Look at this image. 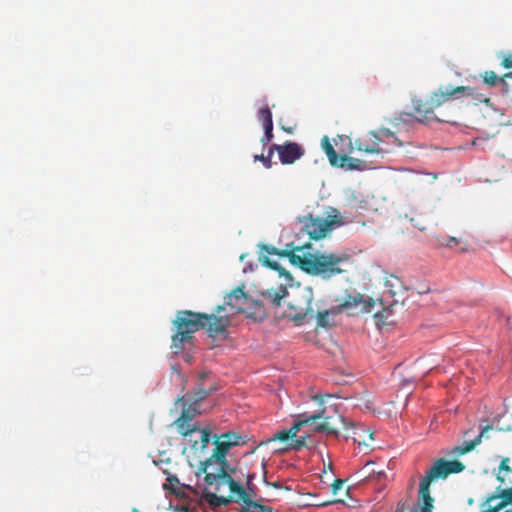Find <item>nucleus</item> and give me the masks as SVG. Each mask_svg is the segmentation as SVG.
<instances>
[{
	"mask_svg": "<svg viewBox=\"0 0 512 512\" xmlns=\"http://www.w3.org/2000/svg\"><path fill=\"white\" fill-rule=\"evenodd\" d=\"M205 474V482L215 486L216 492H205L203 499L213 508L228 505L230 502L242 503L241 511L248 512L252 505H261L253 500L256 497L255 486L252 484L254 475H248L247 489L231 476L233 469L228 461L210 456L201 466Z\"/></svg>",
	"mask_w": 512,
	"mask_h": 512,
	"instance_id": "1",
	"label": "nucleus"
},
{
	"mask_svg": "<svg viewBox=\"0 0 512 512\" xmlns=\"http://www.w3.org/2000/svg\"><path fill=\"white\" fill-rule=\"evenodd\" d=\"M311 244L296 245L294 242L287 243L284 249H278L272 245H261V255H277L286 257L290 263L298 266L306 273L319 276L329 280L337 275L347 272L346 266L350 262L347 255L334 253H312Z\"/></svg>",
	"mask_w": 512,
	"mask_h": 512,
	"instance_id": "2",
	"label": "nucleus"
},
{
	"mask_svg": "<svg viewBox=\"0 0 512 512\" xmlns=\"http://www.w3.org/2000/svg\"><path fill=\"white\" fill-rule=\"evenodd\" d=\"M224 306H217L215 313H199L190 310H181L177 312L173 324L176 328L172 336L171 349L174 353H179L184 349V344L193 338V333L206 329L211 337H217L227 332L230 326V317L223 315Z\"/></svg>",
	"mask_w": 512,
	"mask_h": 512,
	"instance_id": "3",
	"label": "nucleus"
},
{
	"mask_svg": "<svg viewBox=\"0 0 512 512\" xmlns=\"http://www.w3.org/2000/svg\"><path fill=\"white\" fill-rule=\"evenodd\" d=\"M464 468V464L458 460L448 461L443 458L436 460L420 482L419 494L422 498V505L413 512H432L433 498L429 493L430 484L436 479L446 478L453 473H460Z\"/></svg>",
	"mask_w": 512,
	"mask_h": 512,
	"instance_id": "4",
	"label": "nucleus"
},
{
	"mask_svg": "<svg viewBox=\"0 0 512 512\" xmlns=\"http://www.w3.org/2000/svg\"><path fill=\"white\" fill-rule=\"evenodd\" d=\"M289 297V295H287ZM313 289L310 286L303 287L296 291L288 302V316L294 321H302L308 315H313L312 306Z\"/></svg>",
	"mask_w": 512,
	"mask_h": 512,
	"instance_id": "5",
	"label": "nucleus"
},
{
	"mask_svg": "<svg viewBox=\"0 0 512 512\" xmlns=\"http://www.w3.org/2000/svg\"><path fill=\"white\" fill-rule=\"evenodd\" d=\"M303 230L309 235L311 240H319L327 236L331 231L334 220H328L324 217L314 216L312 214L298 217Z\"/></svg>",
	"mask_w": 512,
	"mask_h": 512,
	"instance_id": "6",
	"label": "nucleus"
},
{
	"mask_svg": "<svg viewBox=\"0 0 512 512\" xmlns=\"http://www.w3.org/2000/svg\"><path fill=\"white\" fill-rule=\"evenodd\" d=\"M258 305V301L253 300L247 293L244 292V285L232 290L225 297V302L221 305L229 307L232 314L248 313L251 305Z\"/></svg>",
	"mask_w": 512,
	"mask_h": 512,
	"instance_id": "7",
	"label": "nucleus"
},
{
	"mask_svg": "<svg viewBox=\"0 0 512 512\" xmlns=\"http://www.w3.org/2000/svg\"><path fill=\"white\" fill-rule=\"evenodd\" d=\"M474 93V87L470 86L446 87L444 90L439 88L437 91L432 93L430 97V105L434 109L442 106L451 99L473 97Z\"/></svg>",
	"mask_w": 512,
	"mask_h": 512,
	"instance_id": "8",
	"label": "nucleus"
},
{
	"mask_svg": "<svg viewBox=\"0 0 512 512\" xmlns=\"http://www.w3.org/2000/svg\"><path fill=\"white\" fill-rule=\"evenodd\" d=\"M178 402L182 404L183 409L180 416L175 420V425L178 428V432L184 437H187L197 430L195 426L190 425V422L198 413V404H194V402L180 401V399Z\"/></svg>",
	"mask_w": 512,
	"mask_h": 512,
	"instance_id": "9",
	"label": "nucleus"
},
{
	"mask_svg": "<svg viewBox=\"0 0 512 512\" xmlns=\"http://www.w3.org/2000/svg\"><path fill=\"white\" fill-rule=\"evenodd\" d=\"M277 152L282 164H293L304 155L303 148L295 142H286L282 145L272 144L270 146V154Z\"/></svg>",
	"mask_w": 512,
	"mask_h": 512,
	"instance_id": "10",
	"label": "nucleus"
},
{
	"mask_svg": "<svg viewBox=\"0 0 512 512\" xmlns=\"http://www.w3.org/2000/svg\"><path fill=\"white\" fill-rule=\"evenodd\" d=\"M380 142L381 139L375 132H369L365 136L355 139L354 142L349 140V152L357 151L360 153L378 154L381 152Z\"/></svg>",
	"mask_w": 512,
	"mask_h": 512,
	"instance_id": "11",
	"label": "nucleus"
},
{
	"mask_svg": "<svg viewBox=\"0 0 512 512\" xmlns=\"http://www.w3.org/2000/svg\"><path fill=\"white\" fill-rule=\"evenodd\" d=\"M508 505H512V500L507 499L506 489L498 487L495 493L488 495L481 507H487L481 512H512V510H504Z\"/></svg>",
	"mask_w": 512,
	"mask_h": 512,
	"instance_id": "12",
	"label": "nucleus"
},
{
	"mask_svg": "<svg viewBox=\"0 0 512 512\" xmlns=\"http://www.w3.org/2000/svg\"><path fill=\"white\" fill-rule=\"evenodd\" d=\"M321 417H322L321 413H316V414H313V415L307 417L304 420H300L298 422H295L290 429L278 431L275 434L274 439L275 440H279L281 442H286V441H288L290 439L293 440V438L296 437L297 433L299 432L300 428L303 425H306V424H309V423H313L316 420L320 419Z\"/></svg>",
	"mask_w": 512,
	"mask_h": 512,
	"instance_id": "13",
	"label": "nucleus"
},
{
	"mask_svg": "<svg viewBox=\"0 0 512 512\" xmlns=\"http://www.w3.org/2000/svg\"><path fill=\"white\" fill-rule=\"evenodd\" d=\"M491 429L490 426H485L482 431L480 432V434L475 437V439L469 441V442H466L464 445H457V446H454L450 451H449V454L451 455H455V456H461V455H464L470 451H472L477 445H479L481 443V440H482V437L485 435V433Z\"/></svg>",
	"mask_w": 512,
	"mask_h": 512,
	"instance_id": "14",
	"label": "nucleus"
},
{
	"mask_svg": "<svg viewBox=\"0 0 512 512\" xmlns=\"http://www.w3.org/2000/svg\"><path fill=\"white\" fill-rule=\"evenodd\" d=\"M336 167L346 168L347 170H364L366 163L347 155H341Z\"/></svg>",
	"mask_w": 512,
	"mask_h": 512,
	"instance_id": "15",
	"label": "nucleus"
},
{
	"mask_svg": "<svg viewBox=\"0 0 512 512\" xmlns=\"http://www.w3.org/2000/svg\"><path fill=\"white\" fill-rule=\"evenodd\" d=\"M212 389H206L202 386H198L192 393H187L180 398V401L194 402L198 404L201 400L205 399Z\"/></svg>",
	"mask_w": 512,
	"mask_h": 512,
	"instance_id": "16",
	"label": "nucleus"
},
{
	"mask_svg": "<svg viewBox=\"0 0 512 512\" xmlns=\"http://www.w3.org/2000/svg\"><path fill=\"white\" fill-rule=\"evenodd\" d=\"M214 445L215 448L213 450L212 456L227 461L226 455L231 448L230 444L226 442L223 438H221V436H219L215 440Z\"/></svg>",
	"mask_w": 512,
	"mask_h": 512,
	"instance_id": "17",
	"label": "nucleus"
},
{
	"mask_svg": "<svg viewBox=\"0 0 512 512\" xmlns=\"http://www.w3.org/2000/svg\"><path fill=\"white\" fill-rule=\"evenodd\" d=\"M322 148L325 151L329 162L332 166H337L338 160L340 159V155L337 154L334 147L329 141V138L327 136H324L322 138Z\"/></svg>",
	"mask_w": 512,
	"mask_h": 512,
	"instance_id": "18",
	"label": "nucleus"
},
{
	"mask_svg": "<svg viewBox=\"0 0 512 512\" xmlns=\"http://www.w3.org/2000/svg\"><path fill=\"white\" fill-rule=\"evenodd\" d=\"M315 431L326 432L329 435L337 436L338 429L334 423L331 422V417H325L323 422L314 427Z\"/></svg>",
	"mask_w": 512,
	"mask_h": 512,
	"instance_id": "19",
	"label": "nucleus"
},
{
	"mask_svg": "<svg viewBox=\"0 0 512 512\" xmlns=\"http://www.w3.org/2000/svg\"><path fill=\"white\" fill-rule=\"evenodd\" d=\"M385 286L389 289L391 296H395L403 289V285L397 276L390 275L385 280Z\"/></svg>",
	"mask_w": 512,
	"mask_h": 512,
	"instance_id": "20",
	"label": "nucleus"
},
{
	"mask_svg": "<svg viewBox=\"0 0 512 512\" xmlns=\"http://www.w3.org/2000/svg\"><path fill=\"white\" fill-rule=\"evenodd\" d=\"M259 260L262 262L263 265L269 267L274 271H277L280 276L288 275L286 270L277 261L269 259V257H267L266 255H260Z\"/></svg>",
	"mask_w": 512,
	"mask_h": 512,
	"instance_id": "21",
	"label": "nucleus"
},
{
	"mask_svg": "<svg viewBox=\"0 0 512 512\" xmlns=\"http://www.w3.org/2000/svg\"><path fill=\"white\" fill-rule=\"evenodd\" d=\"M510 75V73H507L503 78L500 79L495 72L486 71L483 74V82L490 87H494L498 84L499 81H502L505 84L504 78L509 77Z\"/></svg>",
	"mask_w": 512,
	"mask_h": 512,
	"instance_id": "22",
	"label": "nucleus"
},
{
	"mask_svg": "<svg viewBox=\"0 0 512 512\" xmlns=\"http://www.w3.org/2000/svg\"><path fill=\"white\" fill-rule=\"evenodd\" d=\"M258 119L262 122L263 127L272 126L273 118L270 108L268 106L262 107L258 111Z\"/></svg>",
	"mask_w": 512,
	"mask_h": 512,
	"instance_id": "23",
	"label": "nucleus"
},
{
	"mask_svg": "<svg viewBox=\"0 0 512 512\" xmlns=\"http://www.w3.org/2000/svg\"><path fill=\"white\" fill-rule=\"evenodd\" d=\"M415 111L416 113L422 116V118H418V121L420 122H423L425 119H430V115L433 114V108L431 107V105L428 108H426L425 105L418 104L415 106Z\"/></svg>",
	"mask_w": 512,
	"mask_h": 512,
	"instance_id": "24",
	"label": "nucleus"
},
{
	"mask_svg": "<svg viewBox=\"0 0 512 512\" xmlns=\"http://www.w3.org/2000/svg\"><path fill=\"white\" fill-rule=\"evenodd\" d=\"M220 436L226 442H228L231 447L239 445L241 443V439H242V437L240 435H238L237 433H235V432H226V433H223Z\"/></svg>",
	"mask_w": 512,
	"mask_h": 512,
	"instance_id": "25",
	"label": "nucleus"
},
{
	"mask_svg": "<svg viewBox=\"0 0 512 512\" xmlns=\"http://www.w3.org/2000/svg\"><path fill=\"white\" fill-rule=\"evenodd\" d=\"M287 295L285 289H281L277 292H267V297L270 299L273 305L279 306L282 298Z\"/></svg>",
	"mask_w": 512,
	"mask_h": 512,
	"instance_id": "26",
	"label": "nucleus"
},
{
	"mask_svg": "<svg viewBox=\"0 0 512 512\" xmlns=\"http://www.w3.org/2000/svg\"><path fill=\"white\" fill-rule=\"evenodd\" d=\"M272 155H273V154H270V148H269V149H268V155H266V156H265V155H263V154H261V155H255V156H254V161H260V162H262V164L264 165V167H265V168H267V169H269V168H271V166H272V161H271V159H272Z\"/></svg>",
	"mask_w": 512,
	"mask_h": 512,
	"instance_id": "27",
	"label": "nucleus"
},
{
	"mask_svg": "<svg viewBox=\"0 0 512 512\" xmlns=\"http://www.w3.org/2000/svg\"><path fill=\"white\" fill-rule=\"evenodd\" d=\"M273 139V125L264 127V135L261 138V143L267 145Z\"/></svg>",
	"mask_w": 512,
	"mask_h": 512,
	"instance_id": "28",
	"label": "nucleus"
},
{
	"mask_svg": "<svg viewBox=\"0 0 512 512\" xmlns=\"http://www.w3.org/2000/svg\"><path fill=\"white\" fill-rule=\"evenodd\" d=\"M195 432L201 433V448H206L210 442V431L207 429H198Z\"/></svg>",
	"mask_w": 512,
	"mask_h": 512,
	"instance_id": "29",
	"label": "nucleus"
},
{
	"mask_svg": "<svg viewBox=\"0 0 512 512\" xmlns=\"http://www.w3.org/2000/svg\"><path fill=\"white\" fill-rule=\"evenodd\" d=\"M304 446H307L306 437H304V436H301L296 439L293 438L292 443L290 444V447L294 450H299Z\"/></svg>",
	"mask_w": 512,
	"mask_h": 512,
	"instance_id": "30",
	"label": "nucleus"
},
{
	"mask_svg": "<svg viewBox=\"0 0 512 512\" xmlns=\"http://www.w3.org/2000/svg\"><path fill=\"white\" fill-rule=\"evenodd\" d=\"M329 315V311L325 310L317 313V322L319 326L325 327L327 326V317Z\"/></svg>",
	"mask_w": 512,
	"mask_h": 512,
	"instance_id": "31",
	"label": "nucleus"
},
{
	"mask_svg": "<svg viewBox=\"0 0 512 512\" xmlns=\"http://www.w3.org/2000/svg\"><path fill=\"white\" fill-rule=\"evenodd\" d=\"M361 302V296H357V297H352V296H349V299L346 300L343 304H342V307L344 308H348V307H352V306H357L359 303Z\"/></svg>",
	"mask_w": 512,
	"mask_h": 512,
	"instance_id": "32",
	"label": "nucleus"
},
{
	"mask_svg": "<svg viewBox=\"0 0 512 512\" xmlns=\"http://www.w3.org/2000/svg\"><path fill=\"white\" fill-rule=\"evenodd\" d=\"M248 512H272L270 507L265 505H252L251 508H247Z\"/></svg>",
	"mask_w": 512,
	"mask_h": 512,
	"instance_id": "33",
	"label": "nucleus"
},
{
	"mask_svg": "<svg viewBox=\"0 0 512 512\" xmlns=\"http://www.w3.org/2000/svg\"><path fill=\"white\" fill-rule=\"evenodd\" d=\"M501 66L505 69L512 68V54L502 56Z\"/></svg>",
	"mask_w": 512,
	"mask_h": 512,
	"instance_id": "34",
	"label": "nucleus"
},
{
	"mask_svg": "<svg viewBox=\"0 0 512 512\" xmlns=\"http://www.w3.org/2000/svg\"><path fill=\"white\" fill-rule=\"evenodd\" d=\"M474 89L475 93L474 96L472 97L473 99H475L478 102L489 103L490 99L488 97H486L484 94L479 93L476 88Z\"/></svg>",
	"mask_w": 512,
	"mask_h": 512,
	"instance_id": "35",
	"label": "nucleus"
},
{
	"mask_svg": "<svg viewBox=\"0 0 512 512\" xmlns=\"http://www.w3.org/2000/svg\"><path fill=\"white\" fill-rule=\"evenodd\" d=\"M344 481L341 479H335L331 485L333 494H336L338 490L343 487Z\"/></svg>",
	"mask_w": 512,
	"mask_h": 512,
	"instance_id": "36",
	"label": "nucleus"
},
{
	"mask_svg": "<svg viewBox=\"0 0 512 512\" xmlns=\"http://www.w3.org/2000/svg\"><path fill=\"white\" fill-rule=\"evenodd\" d=\"M508 462H509V459H508V458H504V459L501 461V463H500V469H501V470H504V471H510V472H512V469L509 467Z\"/></svg>",
	"mask_w": 512,
	"mask_h": 512,
	"instance_id": "37",
	"label": "nucleus"
},
{
	"mask_svg": "<svg viewBox=\"0 0 512 512\" xmlns=\"http://www.w3.org/2000/svg\"><path fill=\"white\" fill-rule=\"evenodd\" d=\"M407 509V505L404 502L398 503L395 512H405Z\"/></svg>",
	"mask_w": 512,
	"mask_h": 512,
	"instance_id": "38",
	"label": "nucleus"
},
{
	"mask_svg": "<svg viewBox=\"0 0 512 512\" xmlns=\"http://www.w3.org/2000/svg\"><path fill=\"white\" fill-rule=\"evenodd\" d=\"M458 243L459 242H458V240L455 237H450L448 239V242L446 243V246L453 247V246L457 245Z\"/></svg>",
	"mask_w": 512,
	"mask_h": 512,
	"instance_id": "39",
	"label": "nucleus"
},
{
	"mask_svg": "<svg viewBox=\"0 0 512 512\" xmlns=\"http://www.w3.org/2000/svg\"><path fill=\"white\" fill-rule=\"evenodd\" d=\"M507 491V499L512 500V486L510 488H505Z\"/></svg>",
	"mask_w": 512,
	"mask_h": 512,
	"instance_id": "40",
	"label": "nucleus"
},
{
	"mask_svg": "<svg viewBox=\"0 0 512 512\" xmlns=\"http://www.w3.org/2000/svg\"><path fill=\"white\" fill-rule=\"evenodd\" d=\"M382 133H383L384 136H387V137L393 136V133L390 130H388V129H384L382 131Z\"/></svg>",
	"mask_w": 512,
	"mask_h": 512,
	"instance_id": "41",
	"label": "nucleus"
},
{
	"mask_svg": "<svg viewBox=\"0 0 512 512\" xmlns=\"http://www.w3.org/2000/svg\"><path fill=\"white\" fill-rule=\"evenodd\" d=\"M132 512H140V510H138L137 508H133Z\"/></svg>",
	"mask_w": 512,
	"mask_h": 512,
	"instance_id": "42",
	"label": "nucleus"
},
{
	"mask_svg": "<svg viewBox=\"0 0 512 512\" xmlns=\"http://www.w3.org/2000/svg\"><path fill=\"white\" fill-rule=\"evenodd\" d=\"M509 430H511V431H512V428H510Z\"/></svg>",
	"mask_w": 512,
	"mask_h": 512,
	"instance_id": "43",
	"label": "nucleus"
}]
</instances>
